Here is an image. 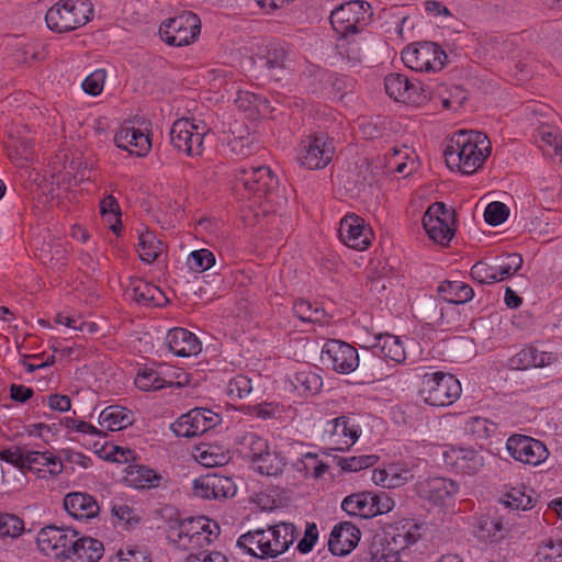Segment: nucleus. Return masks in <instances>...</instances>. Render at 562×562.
Listing matches in <instances>:
<instances>
[{
    "label": "nucleus",
    "mask_w": 562,
    "mask_h": 562,
    "mask_svg": "<svg viewBox=\"0 0 562 562\" xmlns=\"http://www.w3.org/2000/svg\"><path fill=\"white\" fill-rule=\"evenodd\" d=\"M220 535V526L216 521L205 516L176 519L169 525L168 538L177 548L198 552L210 550L209 547Z\"/></svg>",
    "instance_id": "nucleus-1"
},
{
    "label": "nucleus",
    "mask_w": 562,
    "mask_h": 562,
    "mask_svg": "<svg viewBox=\"0 0 562 562\" xmlns=\"http://www.w3.org/2000/svg\"><path fill=\"white\" fill-rule=\"evenodd\" d=\"M92 15L89 0H61L47 10L45 21L49 30L64 33L86 25Z\"/></svg>",
    "instance_id": "nucleus-2"
},
{
    "label": "nucleus",
    "mask_w": 562,
    "mask_h": 562,
    "mask_svg": "<svg viewBox=\"0 0 562 562\" xmlns=\"http://www.w3.org/2000/svg\"><path fill=\"white\" fill-rule=\"evenodd\" d=\"M461 384L451 373L427 372L423 375L419 394L430 406H449L461 395Z\"/></svg>",
    "instance_id": "nucleus-3"
},
{
    "label": "nucleus",
    "mask_w": 562,
    "mask_h": 562,
    "mask_svg": "<svg viewBox=\"0 0 562 562\" xmlns=\"http://www.w3.org/2000/svg\"><path fill=\"white\" fill-rule=\"evenodd\" d=\"M479 143H456L448 145L443 150L445 160L451 170H459L464 175L473 173L491 153V143L480 148Z\"/></svg>",
    "instance_id": "nucleus-4"
},
{
    "label": "nucleus",
    "mask_w": 562,
    "mask_h": 562,
    "mask_svg": "<svg viewBox=\"0 0 562 562\" xmlns=\"http://www.w3.org/2000/svg\"><path fill=\"white\" fill-rule=\"evenodd\" d=\"M201 32L199 16L190 11L165 21L159 29L160 37L171 46H186L191 44Z\"/></svg>",
    "instance_id": "nucleus-5"
},
{
    "label": "nucleus",
    "mask_w": 562,
    "mask_h": 562,
    "mask_svg": "<svg viewBox=\"0 0 562 562\" xmlns=\"http://www.w3.org/2000/svg\"><path fill=\"white\" fill-rule=\"evenodd\" d=\"M447 59L446 53L432 42L417 43L402 52L403 63L415 71H438Z\"/></svg>",
    "instance_id": "nucleus-6"
},
{
    "label": "nucleus",
    "mask_w": 562,
    "mask_h": 562,
    "mask_svg": "<svg viewBox=\"0 0 562 562\" xmlns=\"http://www.w3.org/2000/svg\"><path fill=\"white\" fill-rule=\"evenodd\" d=\"M370 16V4L355 0L336 8L330 14V24L341 36L358 33Z\"/></svg>",
    "instance_id": "nucleus-7"
},
{
    "label": "nucleus",
    "mask_w": 562,
    "mask_h": 562,
    "mask_svg": "<svg viewBox=\"0 0 562 562\" xmlns=\"http://www.w3.org/2000/svg\"><path fill=\"white\" fill-rule=\"evenodd\" d=\"M278 179L269 167L260 166L250 169H240L235 177V190L243 195L262 198L273 190Z\"/></svg>",
    "instance_id": "nucleus-8"
},
{
    "label": "nucleus",
    "mask_w": 562,
    "mask_h": 562,
    "mask_svg": "<svg viewBox=\"0 0 562 562\" xmlns=\"http://www.w3.org/2000/svg\"><path fill=\"white\" fill-rule=\"evenodd\" d=\"M452 224L453 213L442 202L431 204L423 216V226L427 235L442 246L448 245L454 236Z\"/></svg>",
    "instance_id": "nucleus-9"
},
{
    "label": "nucleus",
    "mask_w": 562,
    "mask_h": 562,
    "mask_svg": "<svg viewBox=\"0 0 562 562\" xmlns=\"http://www.w3.org/2000/svg\"><path fill=\"white\" fill-rule=\"evenodd\" d=\"M323 363L334 371L348 374L359 366V353L355 347L338 339H329L322 349Z\"/></svg>",
    "instance_id": "nucleus-10"
},
{
    "label": "nucleus",
    "mask_w": 562,
    "mask_h": 562,
    "mask_svg": "<svg viewBox=\"0 0 562 562\" xmlns=\"http://www.w3.org/2000/svg\"><path fill=\"white\" fill-rule=\"evenodd\" d=\"M506 450L516 461L533 467L549 457L547 447L540 440L526 435H512L506 441Z\"/></svg>",
    "instance_id": "nucleus-11"
},
{
    "label": "nucleus",
    "mask_w": 562,
    "mask_h": 562,
    "mask_svg": "<svg viewBox=\"0 0 562 562\" xmlns=\"http://www.w3.org/2000/svg\"><path fill=\"white\" fill-rule=\"evenodd\" d=\"M339 238L347 247L362 251L371 246L374 233L361 216L348 213L340 220Z\"/></svg>",
    "instance_id": "nucleus-12"
},
{
    "label": "nucleus",
    "mask_w": 562,
    "mask_h": 562,
    "mask_svg": "<svg viewBox=\"0 0 562 562\" xmlns=\"http://www.w3.org/2000/svg\"><path fill=\"white\" fill-rule=\"evenodd\" d=\"M220 423V416L211 409L196 407L181 415L172 430L178 437H195L203 435Z\"/></svg>",
    "instance_id": "nucleus-13"
},
{
    "label": "nucleus",
    "mask_w": 562,
    "mask_h": 562,
    "mask_svg": "<svg viewBox=\"0 0 562 562\" xmlns=\"http://www.w3.org/2000/svg\"><path fill=\"white\" fill-rule=\"evenodd\" d=\"M74 538H76L75 530L47 526L40 530L36 541L38 549L45 555L65 562Z\"/></svg>",
    "instance_id": "nucleus-14"
},
{
    "label": "nucleus",
    "mask_w": 562,
    "mask_h": 562,
    "mask_svg": "<svg viewBox=\"0 0 562 562\" xmlns=\"http://www.w3.org/2000/svg\"><path fill=\"white\" fill-rule=\"evenodd\" d=\"M360 427L348 416H339L326 423L324 437L333 450L346 451L358 440Z\"/></svg>",
    "instance_id": "nucleus-15"
},
{
    "label": "nucleus",
    "mask_w": 562,
    "mask_h": 562,
    "mask_svg": "<svg viewBox=\"0 0 562 562\" xmlns=\"http://www.w3.org/2000/svg\"><path fill=\"white\" fill-rule=\"evenodd\" d=\"M442 458L448 468L461 474L474 475L484 467L483 456L473 448L450 447Z\"/></svg>",
    "instance_id": "nucleus-16"
},
{
    "label": "nucleus",
    "mask_w": 562,
    "mask_h": 562,
    "mask_svg": "<svg viewBox=\"0 0 562 562\" xmlns=\"http://www.w3.org/2000/svg\"><path fill=\"white\" fill-rule=\"evenodd\" d=\"M384 87L390 98L395 101L419 104L427 98L423 94L424 89L419 82H414L402 74H389L384 79Z\"/></svg>",
    "instance_id": "nucleus-17"
},
{
    "label": "nucleus",
    "mask_w": 562,
    "mask_h": 562,
    "mask_svg": "<svg viewBox=\"0 0 562 562\" xmlns=\"http://www.w3.org/2000/svg\"><path fill=\"white\" fill-rule=\"evenodd\" d=\"M416 493L436 505H443L452 501L459 492V485L446 477H430L417 482Z\"/></svg>",
    "instance_id": "nucleus-18"
},
{
    "label": "nucleus",
    "mask_w": 562,
    "mask_h": 562,
    "mask_svg": "<svg viewBox=\"0 0 562 562\" xmlns=\"http://www.w3.org/2000/svg\"><path fill=\"white\" fill-rule=\"evenodd\" d=\"M422 537V525L413 519H401L385 528V541L398 551H404Z\"/></svg>",
    "instance_id": "nucleus-19"
},
{
    "label": "nucleus",
    "mask_w": 562,
    "mask_h": 562,
    "mask_svg": "<svg viewBox=\"0 0 562 562\" xmlns=\"http://www.w3.org/2000/svg\"><path fill=\"white\" fill-rule=\"evenodd\" d=\"M360 537L361 531L356 525L349 521L339 522L330 532L328 548L334 555H346L358 546Z\"/></svg>",
    "instance_id": "nucleus-20"
},
{
    "label": "nucleus",
    "mask_w": 562,
    "mask_h": 562,
    "mask_svg": "<svg viewBox=\"0 0 562 562\" xmlns=\"http://www.w3.org/2000/svg\"><path fill=\"white\" fill-rule=\"evenodd\" d=\"M104 554L103 543L92 537H80L76 531L65 562H98Z\"/></svg>",
    "instance_id": "nucleus-21"
},
{
    "label": "nucleus",
    "mask_w": 562,
    "mask_h": 562,
    "mask_svg": "<svg viewBox=\"0 0 562 562\" xmlns=\"http://www.w3.org/2000/svg\"><path fill=\"white\" fill-rule=\"evenodd\" d=\"M268 543L267 552L271 553V559H276L284 553L296 539V528L291 522H279L263 529Z\"/></svg>",
    "instance_id": "nucleus-22"
},
{
    "label": "nucleus",
    "mask_w": 562,
    "mask_h": 562,
    "mask_svg": "<svg viewBox=\"0 0 562 562\" xmlns=\"http://www.w3.org/2000/svg\"><path fill=\"white\" fill-rule=\"evenodd\" d=\"M371 479L384 488H397L414 480V469L405 463H391L384 469L373 470Z\"/></svg>",
    "instance_id": "nucleus-23"
},
{
    "label": "nucleus",
    "mask_w": 562,
    "mask_h": 562,
    "mask_svg": "<svg viewBox=\"0 0 562 562\" xmlns=\"http://www.w3.org/2000/svg\"><path fill=\"white\" fill-rule=\"evenodd\" d=\"M126 293L133 301L144 306H162L168 301L157 285L140 278L130 279Z\"/></svg>",
    "instance_id": "nucleus-24"
},
{
    "label": "nucleus",
    "mask_w": 562,
    "mask_h": 562,
    "mask_svg": "<svg viewBox=\"0 0 562 562\" xmlns=\"http://www.w3.org/2000/svg\"><path fill=\"white\" fill-rule=\"evenodd\" d=\"M166 345L169 350L178 357L195 356L202 349L198 337L193 333L181 327H175L167 333Z\"/></svg>",
    "instance_id": "nucleus-25"
},
{
    "label": "nucleus",
    "mask_w": 562,
    "mask_h": 562,
    "mask_svg": "<svg viewBox=\"0 0 562 562\" xmlns=\"http://www.w3.org/2000/svg\"><path fill=\"white\" fill-rule=\"evenodd\" d=\"M64 507L67 513L78 520H89L98 516L100 506L95 498L88 493L72 492L65 496Z\"/></svg>",
    "instance_id": "nucleus-26"
},
{
    "label": "nucleus",
    "mask_w": 562,
    "mask_h": 562,
    "mask_svg": "<svg viewBox=\"0 0 562 562\" xmlns=\"http://www.w3.org/2000/svg\"><path fill=\"white\" fill-rule=\"evenodd\" d=\"M334 153L333 143H307L297 159L307 169H322L331 161Z\"/></svg>",
    "instance_id": "nucleus-27"
},
{
    "label": "nucleus",
    "mask_w": 562,
    "mask_h": 562,
    "mask_svg": "<svg viewBox=\"0 0 562 562\" xmlns=\"http://www.w3.org/2000/svg\"><path fill=\"white\" fill-rule=\"evenodd\" d=\"M555 361L551 352L539 350L530 345L524 347L509 359V366L515 370H528L531 368H544Z\"/></svg>",
    "instance_id": "nucleus-28"
},
{
    "label": "nucleus",
    "mask_w": 562,
    "mask_h": 562,
    "mask_svg": "<svg viewBox=\"0 0 562 562\" xmlns=\"http://www.w3.org/2000/svg\"><path fill=\"white\" fill-rule=\"evenodd\" d=\"M64 465L59 458L52 452L29 450L26 457V470L34 472L38 477L56 476L63 472Z\"/></svg>",
    "instance_id": "nucleus-29"
},
{
    "label": "nucleus",
    "mask_w": 562,
    "mask_h": 562,
    "mask_svg": "<svg viewBox=\"0 0 562 562\" xmlns=\"http://www.w3.org/2000/svg\"><path fill=\"white\" fill-rule=\"evenodd\" d=\"M134 422L133 414L125 407L112 405L105 407L99 416V425L101 426L102 434L104 430L119 431L131 426Z\"/></svg>",
    "instance_id": "nucleus-30"
},
{
    "label": "nucleus",
    "mask_w": 562,
    "mask_h": 562,
    "mask_svg": "<svg viewBox=\"0 0 562 562\" xmlns=\"http://www.w3.org/2000/svg\"><path fill=\"white\" fill-rule=\"evenodd\" d=\"M235 443L239 453L251 463H255L270 448L268 440L255 431H245L236 436Z\"/></svg>",
    "instance_id": "nucleus-31"
},
{
    "label": "nucleus",
    "mask_w": 562,
    "mask_h": 562,
    "mask_svg": "<svg viewBox=\"0 0 562 562\" xmlns=\"http://www.w3.org/2000/svg\"><path fill=\"white\" fill-rule=\"evenodd\" d=\"M207 133L204 122L190 119L177 120L170 130L171 140H203Z\"/></svg>",
    "instance_id": "nucleus-32"
},
{
    "label": "nucleus",
    "mask_w": 562,
    "mask_h": 562,
    "mask_svg": "<svg viewBox=\"0 0 562 562\" xmlns=\"http://www.w3.org/2000/svg\"><path fill=\"white\" fill-rule=\"evenodd\" d=\"M128 137H131V140H138L142 138L145 140H151L154 137L151 123L145 117L135 116L120 127L115 133L113 140H126Z\"/></svg>",
    "instance_id": "nucleus-33"
},
{
    "label": "nucleus",
    "mask_w": 562,
    "mask_h": 562,
    "mask_svg": "<svg viewBox=\"0 0 562 562\" xmlns=\"http://www.w3.org/2000/svg\"><path fill=\"white\" fill-rule=\"evenodd\" d=\"M267 537L263 529L250 530L241 535L237 540V546L244 549L248 554L260 558L271 559V553L267 552Z\"/></svg>",
    "instance_id": "nucleus-34"
},
{
    "label": "nucleus",
    "mask_w": 562,
    "mask_h": 562,
    "mask_svg": "<svg viewBox=\"0 0 562 562\" xmlns=\"http://www.w3.org/2000/svg\"><path fill=\"white\" fill-rule=\"evenodd\" d=\"M438 293L446 302L452 304L467 303L474 296L471 285L462 281L446 280L439 284Z\"/></svg>",
    "instance_id": "nucleus-35"
},
{
    "label": "nucleus",
    "mask_w": 562,
    "mask_h": 562,
    "mask_svg": "<svg viewBox=\"0 0 562 562\" xmlns=\"http://www.w3.org/2000/svg\"><path fill=\"white\" fill-rule=\"evenodd\" d=\"M371 492H359L344 498L341 508L350 516L371 518L373 510Z\"/></svg>",
    "instance_id": "nucleus-36"
},
{
    "label": "nucleus",
    "mask_w": 562,
    "mask_h": 562,
    "mask_svg": "<svg viewBox=\"0 0 562 562\" xmlns=\"http://www.w3.org/2000/svg\"><path fill=\"white\" fill-rule=\"evenodd\" d=\"M378 342L374 348L379 349L380 355L395 363H403L406 359L405 348L400 337L391 334H381L378 336Z\"/></svg>",
    "instance_id": "nucleus-37"
},
{
    "label": "nucleus",
    "mask_w": 562,
    "mask_h": 562,
    "mask_svg": "<svg viewBox=\"0 0 562 562\" xmlns=\"http://www.w3.org/2000/svg\"><path fill=\"white\" fill-rule=\"evenodd\" d=\"M160 479V475L145 465H130L125 475L126 483L139 490L158 486Z\"/></svg>",
    "instance_id": "nucleus-38"
},
{
    "label": "nucleus",
    "mask_w": 562,
    "mask_h": 562,
    "mask_svg": "<svg viewBox=\"0 0 562 562\" xmlns=\"http://www.w3.org/2000/svg\"><path fill=\"white\" fill-rule=\"evenodd\" d=\"M291 383L302 394H316L323 386V379L316 371L306 366L295 372Z\"/></svg>",
    "instance_id": "nucleus-39"
},
{
    "label": "nucleus",
    "mask_w": 562,
    "mask_h": 562,
    "mask_svg": "<svg viewBox=\"0 0 562 562\" xmlns=\"http://www.w3.org/2000/svg\"><path fill=\"white\" fill-rule=\"evenodd\" d=\"M336 48L338 55L349 67H356L363 61L364 49L360 38L341 36Z\"/></svg>",
    "instance_id": "nucleus-40"
},
{
    "label": "nucleus",
    "mask_w": 562,
    "mask_h": 562,
    "mask_svg": "<svg viewBox=\"0 0 562 562\" xmlns=\"http://www.w3.org/2000/svg\"><path fill=\"white\" fill-rule=\"evenodd\" d=\"M164 251V244L147 228L138 231V254L142 261L151 263Z\"/></svg>",
    "instance_id": "nucleus-41"
},
{
    "label": "nucleus",
    "mask_w": 562,
    "mask_h": 562,
    "mask_svg": "<svg viewBox=\"0 0 562 562\" xmlns=\"http://www.w3.org/2000/svg\"><path fill=\"white\" fill-rule=\"evenodd\" d=\"M193 457L201 465L206 468L221 467L229 460L227 452L217 446L206 443L196 447Z\"/></svg>",
    "instance_id": "nucleus-42"
},
{
    "label": "nucleus",
    "mask_w": 562,
    "mask_h": 562,
    "mask_svg": "<svg viewBox=\"0 0 562 562\" xmlns=\"http://www.w3.org/2000/svg\"><path fill=\"white\" fill-rule=\"evenodd\" d=\"M171 384V381L162 376V372L146 367L139 369L135 378L136 387L145 392L161 390Z\"/></svg>",
    "instance_id": "nucleus-43"
},
{
    "label": "nucleus",
    "mask_w": 562,
    "mask_h": 562,
    "mask_svg": "<svg viewBox=\"0 0 562 562\" xmlns=\"http://www.w3.org/2000/svg\"><path fill=\"white\" fill-rule=\"evenodd\" d=\"M252 464L260 474L277 476L283 472L285 461L277 451L268 448Z\"/></svg>",
    "instance_id": "nucleus-44"
},
{
    "label": "nucleus",
    "mask_w": 562,
    "mask_h": 562,
    "mask_svg": "<svg viewBox=\"0 0 562 562\" xmlns=\"http://www.w3.org/2000/svg\"><path fill=\"white\" fill-rule=\"evenodd\" d=\"M235 103L249 119L256 117L262 109L268 108V101L265 98L248 91L239 92Z\"/></svg>",
    "instance_id": "nucleus-45"
},
{
    "label": "nucleus",
    "mask_w": 562,
    "mask_h": 562,
    "mask_svg": "<svg viewBox=\"0 0 562 562\" xmlns=\"http://www.w3.org/2000/svg\"><path fill=\"white\" fill-rule=\"evenodd\" d=\"M496 424L481 416L469 417L464 422L463 430L474 439H487L496 431Z\"/></svg>",
    "instance_id": "nucleus-46"
},
{
    "label": "nucleus",
    "mask_w": 562,
    "mask_h": 562,
    "mask_svg": "<svg viewBox=\"0 0 562 562\" xmlns=\"http://www.w3.org/2000/svg\"><path fill=\"white\" fill-rule=\"evenodd\" d=\"M294 315L302 322L319 323L325 317V310L308 301L300 300L293 305Z\"/></svg>",
    "instance_id": "nucleus-47"
},
{
    "label": "nucleus",
    "mask_w": 562,
    "mask_h": 562,
    "mask_svg": "<svg viewBox=\"0 0 562 562\" xmlns=\"http://www.w3.org/2000/svg\"><path fill=\"white\" fill-rule=\"evenodd\" d=\"M214 265L215 256L206 248L191 251L187 259V266L193 272H204Z\"/></svg>",
    "instance_id": "nucleus-48"
},
{
    "label": "nucleus",
    "mask_w": 562,
    "mask_h": 562,
    "mask_svg": "<svg viewBox=\"0 0 562 562\" xmlns=\"http://www.w3.org/2000/svg\"><path fill=\"white\" fill-rule=\"evenodd\" d=\"M481 537L486 538L491 542H497L505 537L506 527L498 517H487L480 521Z\"/></svg>",
    "instance_id": "nucleus-49"
},
{
    "label": "nucleus",
    "mask_w": 562,
    "mask_h": 562,
    "mask_svg": "<svg viewBox=\"0 0 562 562\" xmlns=\"http://www.w3.org/2000/svg\"><path fill=\"white\" fill-rule=\"evenodd\" d=\"M502 503L512 509L526 510L532 507V499L529 495H526L525 491L520 487H512L508 490L502 498Z\"/></svg>",
    "instance_id": "nucleus-50"
},
{
    "label": "nucleus",
    "mask_w": 562,
    "mask_h": 562,
    "mask_svg": "<svg viewBox=\"0 0 562 562\" xmlns=\"http://www.w3.org/2000/svg\"><path fill=\"white\" fill-rule=\"evenodd\" d=\"M210 474L213 488V499H226L235 495L236 486L231 477L215 473Z\"/></svg>",
    "instance_id": "nucleus-51"
},
{
    "label": "nucleus",
    "mask_w": 562,
    "mask_h": 562,
    "mask_svg": "<svg viewBox=\"0 0 562 562\" xmlns=\"http://www.w3.org/2000/svg\"><path fill=\"white\" fill-rule=\"evenodd\" d=\"M252 391L251 380L243 374L232 378L227 384L226 393L232 401L240 400Z\"/></svg>",
    "instance_id": "nucleus-52"
},
{
    "label": "nucleus",
    "mask_w": 562,
    "mask_h": 562,
    "mask_svg": "<svg viewBox=\"0 0 562 562\" xmlns=\"http://www.w3.org/2000/svg\"><path fill=\"white\" fill-rule=\"evenodd\" d=\"M288 59L286 50L278 45L270 44L263 56L265 66L269 70L283 69Z\"/></svg>",
    "instance_id": "nucleus-53"
},
{
    "label": "nucleus",
    "mask_w": 562,
    "mask_h": 562,
    "mask_svg": "<svg viewBox=\"0 0 562 562\" xmlns=\"http://www.w3.org/2000/svg\"><path fill=\"white\" fill-rule=\"evenodd\" d=\"M470 276L480 284H492L497 282L496 267L484 261L475 262L471 268Z\"/></svg>",
    "instance_id": "nucleus-54"
},
{
    "label": "nucleus",
    "mask_w": 562,
    "mask_h": 562,
    "mask_svg": "<svg viewBox=\"0 0 562 562\" xmlns=\"http://www.w3.org/2000/svg\"><path fill=\"white\" fill-rule=\"evenodd\" d=\"M29 450L22 447H11L0 450V460L12 464L14 468L24 472L26 470V457Z\"/></svg>",
    "instance_id": "nucleus-55"
},
{
    "label": "nucleus",
    "mask_w": 562,
    "mask_h": 562,
    "mask_svg": "<svg viewBox=\"0 0 562 562\" xmlns=\"http://www.w3.org/2000/svg\"><path fill=\"white\" fill-rule=\"evenodd\" d=\"M378 461L373 454H363L358 457L341 458L338 465L344 471L356 472L372 467Z\"/></svg>",
    "instance_id": "nucleus-56"
},
{
    "label": "nucleus",
    "mask_w": 562,
    "mask_h": 562,
    "mask_svg": "<svg viewBox=\"0 0 562 562\" xmlns=\"http://www.w3.org/2000/svg\"><path fill=\"white\" fill-rule=\"evenodd\" d=\"M509 214L508 207L502 202L490 203L484 212V220L487 224L497 226L504 223Z\"/></svg>",
    "instance_id": "nucleus-57"
},
{
    "label": "nucleus",
    "mask_w": 562,
    "mask_h": 562,
    "mask_svg": "<svg viewBox=\"0 0 562 562\" xmlns=\"http://www.w3.org/2000/svg\"><path fill=\"white\" fill-rule=\"evenodd\" d=\"M100 211L103 216H109L108 222L111 223V229L116 232V224L120 223V205L113 195L105 196L100 202Z\"/></svg>",
    "instance_id": "nucleus-58"
},
{
    "label": "nucleus",
    "mask_w": 562,
    "mask_h": 562,
    "mask_svg": "<svg viewBox=\"0 0 562 562\" xmlns=\"http://www.w3.org/2000/svg\"><path fill=\"white\" fill-rule=\"evenodd\" d=\"M392 156L389 159V165L397 173H404L406 171L408 161L412 166L415 164V158L408 155V147L403 145V150L394 147L392 149Z\"/></svg>",
    "instance_id": "nucleus-59"
},
{
    "label": "nucleus",
    "mask_w": 562,
    "mask_h": 562,
    "mask_svg": "<svg viewBox=\"0 0 562 562\" xmlns=\"http://www.w3.org/2000/svg\"><path fill=\"white\" fill-rule=\"evenodd\" d=\"M104 79L105 71L103 69L93 71L82 81L83 91L90 95L100 94L103 90Z\"/></svg>",
    "instance_id": "nucleus-60"
},
{
    "label": "nucleus",
    "mask_w": 562,
    "mask_h": 562,
    "mask_svg": "<svg viewBox=\"0 0 562 562\" xmlns=\"http://www.w3.org/2000/svg\"><path fill=\"white\" fill-rule=\"evenodd\" d=\"M538 555L546 562H559L562 557V540L549 539L544 541L538 550Z\"/></svg>",
    "instance_id": "nucleus-61"
},
{
    "label": "nucleus",
    "mask_w": 562,
    "mask_h": 562,
    "mask_svg": "<svg viewBox=\"0 0 562 562\" xmlns=\"http://www.w3.org/2000/svg\"><path fill=\"white\" fill-rule=\"evenodd\" d=\"M182 562H228V559L217 550H201L189 553Z\"/></svg>",
    "instance_id": "nucleus-62"
},
{
    "label": "nucleus",
    "mask_w": 562,
    "mask_h": 562,
    "mask_svg": "<svg viewBox=\"0 0 562 562\" xmlns=\"http://www.w3.org/2000/svg\"><path fill=\"white\" fill-rule=\"evenodd\" d=\"M110 562H151L149 554L139 549L120 550Z\"/></svg>",
    "instance_id": "nucleus-63"
},
{
    "label": "nucleus",
    "mask_w": 562,
    "mask_h": 562,
    "mask_svg": "<svg viewBox=\"0 0 562 562\" xmlns=\"http://www.w3.org/2000/svg\"><path fill=\"white\" fill-rule=\"evenodd\" d=\"M372 496V503H373V510L372 516L383 515L390 513L394 506L395 502L394 499L386 493V492H380V493H371Z\"/></svg>",
    "instance_id": "nucleus-64"
}]
</instances>
